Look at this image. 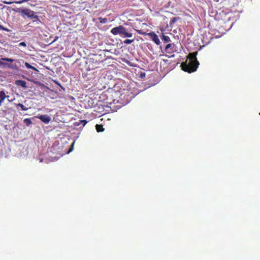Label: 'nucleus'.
<instances>
[{
  "instance_id": "f8f14e48",
  "label": "nucleus",
  "mask_w": 260,
  "mask_h": 260,
  "mask_svg": "<svg viewBox=\"0 0 260 260\" xmlns=\"http://www.w3.org/2000/svg\"><path fill=\"white\" fill-rule=\"evenodd\" d=\"M15 107H16V108H21V110L23 111H25L28 109V108H26L24 106H23V105H22L20 103L15 104Z\"/></svg>"
},
{
  "instance_id": "ddd939ff",
  "label": "nucleus",
  "mask_w": 260,
  "mask_h": 260,
  "mask_svg": "<svg viewBox=\"0 0 260 260\" xmlns=\"http://www.w3.org/2000/svg\"><path fill=\"white\" fill-rule=\"evenodd\" d=\"M161 40L163 41L164 43H168L171 41L169 37L167 36H165L164 34L162 35Z\"/></svg>"
},
{
  "instance_id": "dca6fc26",
  "label": "nucleus",
  "mask_w": 260,
  "mask_h": 260,
  "mask_svg": "<svg viewBox=\"0 0 260 260\" xmlns=\"http://www.w3.org/2000/svg\"><path fill=\"white\" fill-rule=\"evenodd\" d=\"M8 97L9 96L6 94L4 90L0 91V98H8Z\"/></svg>"
},
{
  "instance_id": "0eeeda50",
  "label": "nucleus",
  "mask_w": 260,
  "mask_h": 260,
  "mask_svg": "<svg viewBox=\"0 0 260 260\" xmlns=\"http://www.w3.org/2000/svg\"><path fill=\"white\" fill-rule=\"evenodd\" d=\"M37 118L46 124H48L50 121V117L47 115H39L37 116Z\"/></svg>"
},
{
  "instance_id": "1a4fd4ad",
  "label": "nucleus",
  "mask_w": 260,
  "mask_h": 260,
  "mask_svg": "<svg viewBox=\"0 0 260 260\" xmlns=\"http://www.w3.org/2000/svg\"><path fill=\"white\" fill-rule=\"evenodd\" d=\"M15 85L22 87L23 88H26V82L23 80H17L15 81Z\"/></svg>"
},
{
  "instance_id": "f03ea898",
  "label": "nucleus",
  "mask_w": 260,
  "mask_h": 260,
  "mask_svg": "<svg viewBox=\"0 0 260 260\" xmlns=\"http://www.w3.org/2000/svg\"><path fill=\"white\" fill-rule=\"evenodd\" d=\"M18 12L20 13V15H21V16L23 19H25L26 17H27V18L30 19H35L32 21V22L28 23L29 26H30V24L31 23L36 24L41 23V21L39 19V16L36 15V12L31 10L30 9H19L18 10Z\"/></svg>"
},
{
  "instance_id": "4be33fe9",
  "label": "nucleus",
  "mask_w": 260,
  "mask_h": 260,
  "mask_svg": "<svg viewBox=\"0 0 260 260\" xmlns=\"http://www.w3.org/2000/svg\"><path fill=\"white\" fill-rule=\"evenodd\" d=\"M136 31H137V33H138L140 35H146L145 32H142L140 30L136 29Z\"/></svg>"
},
{
  "instance_id": "6ab92c4d",
  "label": "nucleus",
  "mask_w": 260,
  "mask_h": 260,
  "mask_svg": "<svg viewBox=\"0 0 260 260\" xmlns=\"http://www.w3.org/2000/svg\"><path fill=\"white\" fill-rule=\"evenodd\" d=\"M133 41H134V40L127 39V40H125L124 41H123V43H124V44H130L132 43H133Z\"/></svg>"
},
{
  "instance_id": "5701e85b",
  "label": "nucleus",
  "mask_w": 260,
  "mask_h": 260,
  "mask_svg": "<svg viewBox=\"0 0 260 260\" xmlns=\"http://www.w3.org/2000/svg\"><path fill=\"white\" fill-rule=\"evenodd\" d=\"M7 98H0V106L2 105V104H3V103L4 102V100L6 99Z\"/></svg>"
},
{
  "instance_id": "f3484780",
  "label": "nucleus",
  "mask_w": 260,
  "mask_h": 260,
  "mask_svg": "<svg viewBox=\"0 0 260 260\" xmlns=\"http://www.w3.org/2000/svg\"><path fill=\"white\" fill-rule=\"evenodd\" d=\"M87 122V121H86L85 120H80V122H76V126H79L80 124H82L83 126H84V125H86Z\"/></svg>"
},
{
  "instance_id": "412c9836",
  "label": "nucleus",
  "mask_w": 260,
  "mask_h": 260,
  "mask_svg": "<svg viewBox=\"0 0 260 260\" xmlns=\"http://www.w3.org/2000/svg\"><path fill=\"white\" fill-rule=\"evenodd\" d=\"M0 30H4V31H9L8 29H7L6 28H5L1 24H0Z\"/></svg>"
},
{
  "instance_id": "b1692460",
  "label": "nucleus",
  "mask_w": 260,
  "mask_h": 260,
  "mask_svg": "<svg viewBox=\"0 0 260 260\" xmlns=\"http://www.w3.org/2000/svg\"><path fill=\"white\" fill-rule=\"evenodd\" d=\"M19 46H23L25 47L26 46V44H25V42H21V43H19Z\"/></svg>"
},
{
  "instance_id": "4468645a",
  "label": "nucleus",
  "mask_w": 260,
  "mask_h": 260,
  "mask_svg": "<svg viewBox=\"0 0 260 260\" xmlns=\"http://www.w3.org/2000/svg\"><path fill=\"white\" fill-rule=\"evenodd\" d=\"M24 64H25V67H26V69H32V70L36 71H38L37 70V69L36 68H35V67L31 66L30 64H29V63H28L27 62H25Z\"/></svg>"
},
{
  "instance_id": "7ed1b4c3",
  "label": "nucleus",
  "mask_w": 260,
  "mask_h": 260,
  "mask_svg": "<svg viewBox=\"0 0 260 260\" xmlns=\"http://www.w3.org/2000/svg\"><path fill=\"white\" fill-rule=\"evenodd\" d=\"M99 58H100L99 55H94L87 60V64L88 70L92 71L101 67V66L103 65V60Z\"/></svg>"
},
{
  "instance_id": "9d476101",
  "label": "nucleus",
  "mask_w": 260,
  "mask_h": 260,
  "mask_svg": "<svg viewBox=\"0 0 260 260\" xmlns=\"http://www.w3.org/2000/svg\"><path fill=\"white\" fill-rule=\"evenodd\" d=\"M173 46L171 44H168L165 47V51L168 53H172L174 52Z\"/></svg>"
},
{
  "instance_id": "423d86ee",
  "label": "nucleus",
  "mask_w": 260,
  "mask_h": 260,
  "mask_svg": "<svg viewBox=\"0 0 260 260\" xmlns=\"http://www.w3.org/2000/svg\"><path fill=\"white\" fill-rule=\"evenodd\" d=\"M118 95V93L115 91H111L110 92H108L106 94H105V96H106V103L108 104H112V103H114V102L117 101L116 97Z\"/></svg>"
},
{
  "instance_id": "9b49d317",
  "label": "nucleus",
  "mask_w": 260,
  "mask_h": 260,
  "mask_svg": "<svg viewBox=\"0 0 260 260\" xmlns=\"http://www.w3.org/2000/svg\"><path fill=\"white\" fill-rule=\"evenodd\" d=\"M95 129H96L97 132L101 133L104 131V128L103 127L102 125L96 124L95 125Z\"/></svg>"
},
{
  "instance_id": "a878e982",
  "label": "nucleus",
  "mask_w": 260,
  "mask_h": 260,
  "mask_svg": "<svg viewBox=\"0 0 260 260\" xmlns=\"http://www.w3.org/2000/svg\"><path fill=\"white\" fill-rule=\"evenodd\" d=\"M4 4H7V5H11V4H12V3H13V2H6V1H4Z\"/></svg>"
},
{
  "instance_id": "39448f33",
  "label": "nucleus",
  "mask_w": 260,
  "mask_h": 260,
  "mask_svg": "<svg viewBox=\"0 0 260 260\" xmlns=\"http://www.w3.org/2000/svg\"><path fill=\"white\" fill-rule=\"evenodd\" d=\"M1 60L9 62L10 63L0 61V65L5 68H7L13 71L14 72H18V67L15 63H13L14 60L11 58H2Z\"/></svg>"
},
{
  "instance_id": "a211bd4d",
  "label": "nucleus",
  "mask_w": 260,
  "mask_h": 260,
  "mask_svg": "<svg viewBox=\"0 0 260 260\" xmlns=\"http://www.w3.org/2000/svg\"><path fill=\"white\" fill-rule=\"evenodd\" d=\"M99 21H100V22L101 23H106L107 22V18H99Z\"/></svg>"
},
{
  "instance_id": "2eb2a0df",
  "label": "nucleus",
  "mask_w": 260,
  "mask_h": 260,
  "mask_svg": "<svg viewBox=\"0 0 260 260\" xmlns=\"http://www.w3.org/2000/svg\"><path fill=\"white\" fill-rule=\"evenodd\" d=\"M179 19H180V18L178 17H174V18H172V19H171V21H170V25L173 24L174 23H175V22H176Z\"/></svg>"
},
{
  "instance_id": "20e7f679",
  "label": "nucleus",
  "mask_w": 260,
  "mask_h": 260,
  "mask_svg": "<svg viewBox=\"0 0 260 260\" xmlns=\"http://www.w3.org/2000/svg\"><path fill=\"white\" fill-rule=\"evenodd\" d=\"M111 33L114 36L119 35L124 38H131L132 34L126 31V29L123 26L120 25L111 29Z\"/></svg>"
},
{
  "instance_id": "bb28decb",
  "label": "nucleus",
  "mask_w": 260,
  "mask_h": 260,
  "mask_svg": "<svg viewBox=\"0 0 260 260\" xmlns=\"http://www.w3.org/2000/svg\"><path fill=\"white\" fill-rule=\"evenodd\" d=\"M145 77V73H141L140 74V77L143 78Z\"/></svg>"
},
{
  "instance_id": "aec40b11",
  "label": "nucleus",
  "mask_w": 260,
  "mask_h": 260,
  "mask_svg": "<svg viewBox=\"0 0 260 260\" xmlns=\"http://www.w3.org/2000/svg\"><path fill=\"white\" fill-rule=\"evenodd\" d=\"M24 122L26 123V125H29L31 124V121L29 119H24Z\"/></svg>"
},
{
  "instance_id": "cd10ccee",
  "label": "nucleus",
  "mask_w": 260,
  "mask_h": 260,
  "mask_svg": "<svg viewBox=\"0 0 260 260\" xmlns=\"http://www.w3.org/2000/svg\"><path fill=\"white\" fill-rule=\"evenodd\" d=\"M20 61H21V60H17L18 63H20Z\"/></svg>"
},
{
  "instance_id": "393cba45",
  "label": "nucleus",
  "mask_w": 260,
  "mask_h": 260,
  "mask_svg": "<svg viewBox=\"0 0 260 260\" xmlns=\"http://www.w3.org/2000/svg\"><path fill=\"white\" fill-rule=\"evenodd\" d=\"M27 1H28V0H22V1H20L19 2H15V3L16 4H21V3H23V2H27Z\"/></svg>"
},
{
  "instance_id": "6e6552de",
  "label": "nucleus",
  "mask_w": 260,
  "mask_h": 260,
  "mask_svg": "<svg viewBox=\"0 0 260 260\" xmlns=\"http://www.w3.org/2000/svg\"><path fill=\"white\" fill-rule=\"evenodd\" d=\"M148 37L152 39V41L155 43V44L159 45L160 44L159 39L158 38V36L153 32H150L148 34Z\"/></svg>"
},
{
  "instance_id": "f257e3e1",
  "label": "nucleus",
  "mask_w": 260,
  "mask_h": 260,
  "mask_svg": "<svg viewBox=\"0 0 260 260\" xmlns=\"http://www.w3.org/2000/svg\"><path fill=\"white\" fill-rule=\"evenodd\" d=\"M197 55V52L189 53L188 56V60L182 63L181 65H180L182 70L188 73L196 72L200 64L197 60V58H196Z\"/></svg>"
}]
</instances>
